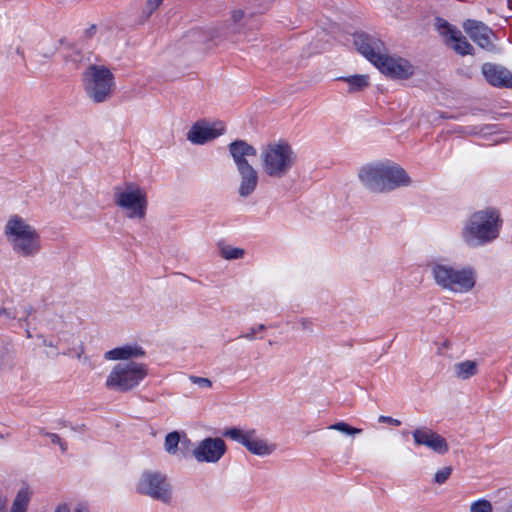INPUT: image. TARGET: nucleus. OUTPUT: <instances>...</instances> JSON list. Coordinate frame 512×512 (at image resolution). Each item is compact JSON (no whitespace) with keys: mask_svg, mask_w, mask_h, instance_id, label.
Returning a JSON list of instances; mask_svg holds the SVG:
<instances>
[{"mask_svg":"<svg viewBox=\"0 0 512 512\" xmlns=\"http://www.w3.org/2000/svg\"><path fill=\"white\" fill-rule=\"evenodd\" d=\"M54 512H71V511H70V507H69V505H68V504H66V503H62V504H60V505H58V506L56 507V509L54 510Z\"/></svg>","mask_w":512,"mask_h":512,"instance_id":"40","label":"nucleus"},{"mask_svg":"<svg viewBox=\"0 0 512 512\" xmlns=\"http://www.w3.org/2000/svg\"><path fill=\"white\" fill-rule=\"evenodd\" d=\"M431 274L438 287L454 294H466L476 285V272L467 266L435 262L431 266Z\"/></svg>","mask_w":512,"mask_h":512,"instance_id":"4","label":"nucleus"},{"mask_svg":"<svg viewBox=\"0 0 512 512\" xmlns=\"http://www.w3.org/2000/svg\"><path fill=\"white\" fill-rule=\"evenodd\" d=\"M62 354L63 355H71L72 354V350L68 349V350L64 351Z\"/></svg>","mask_w":512,"mask_h":512,"instance_id":"45","label":"nucleus"},{"mask_svg":"<svg viewBox=\"0 0 512 512\" xmlns=\"http://www.w3.org/2000/svg\"><path fill=\"white\" fill-rule=\"evenodd\" d=\"M31 499V492L28 487H22L16 494L10 512H26Z\"/></svg>","mask_w":512,"mask_h":512,"instance_id":"24","label":"nucleus"},{"mask_svg":"<svg viewBox=\"0 0 512 512\" xmlns=\"http://www.w3.org/2000/svg\"><path fill=\"white\" fill-rule=\"evenodd\" d=\"M26 337L27 338H31L32 337V334H31L29 329H26Z\"/></svg>","mask_w":512,"mask_h":512,"instance_id":"46","label":"nucleus"},{"mask_svg":"<svg viewBox=\"0 0 512 512\" xmlns=\"http://www.w3.org/2000/svg\"><path fill=\"white\" fill-rule=\"evenodd\" d=\"M4 234L12 250L21 257H35L42 249L41 238L36 228L17 214L7 220Z\"/></svg>","mask_w":512,"mask_h":512,"instance_id":"3","label":"nucleus"},{"mask_svg":"<svg viewBox=\"0 0 512 512\" xmlns=\"http://www.w3.org/2000/svg\"><path fill=\"white\" fill-rule=\"evenodd\" d=\"M485 79L495 87L512 89V72L505 67L485 63L482 66Z\"/></svg>","mask_w":512,"mask_h":512,"instance_id":"19","label":"nucleus"},{"mask_svg":"<svg viewBox=\"0 0 512 512\" xmlns=\"http://www.w3.org/2000/svg\"><path fill=\"white\" fill-rule=\"evenodd\" d=\"M221 256L227 260L240 259L244 256L245 251L241 248L225 246L220 250Z\"/></svg>","mask_w":512,"mask_h":512,"instance_id":"29","label":"nucleus"},{"mask_svg":"<svg viewBox=\"0 0 512 512\" xmlns=\"http://www.w3.org/2000/svg\"><path fill=\"white\" fill-rule=\"evenodd\" d=\"M32 312H33V307L32 306H30V305L25 306L24 309H23L24 317L20 318L19 322L20 323L24 322L26 325H28L29 324L28 323V317H29V315L32 314Z\"/></svg>","mask_w":512,"mask_h":512,"instance_id":"38","label":"nucleus"},{"mask_svg":"<svg viewBox=\"0 0 512 512\" xmlns=\"http://www.w3.org/2000/svg\"><path fill=\"white\" fill-rule=\"evenodd\" d=\"M147 375L146 364L135 361L122 362L112 368L105 385L116 392H128L138 387Z\"/></svg>","mask_w":512,"mask_h":512,"instance_id":"5","label":"nucleus"},{"mask_svg":"<svg viewBox=\"0 0 512 512\" xmlns=\"http://www.w3.org/2000/svg\"><path fill=\"white\" fill-rule=\"evenodd\" d=\"M223 436L243 445L251 454L260 457L269 456L277 449L275 443L259 437L254 429L227 428L223 431Z\"/></svg>","mask_w":512,"mask_h":512,"instance_id":"9","label":"nucleus"},{"mask_svg":"<svg viewBox=\"0 0 512 512\" xmlns=\"http://www.w3.org/2000/svg\"><path fill=\"white\" fill-rule=\"evenodd\" d=\"M361 185L371 193H387L410 185L411 178L399 165L368 162L358 171Z\"/></svg>","mask_w":512,"mask_h":512,"instance_id":"2","label":"nucleus"},{"mask_svg":"<svg viewBox=\"0 0 512 512\" xmlns=\"http://www.w3.org/2000/svg\"><path fill=\"white\" fill-rule=\"evenodd\" d=\"M503 226L500 210L489 206L471 213L463 222L460 236L466 246L479 248L495 241Z\"/></svg>","mask_w":512,"mask_h":512,"instance_id":"1","label":"nucleus"},{"mask_svg":"<svg viewBox=\"0 0 512 512\" xmlns=\"http://www.w3.org/2000/svg\"><path fill=\"white\" fill-rule=\"evenodd\" d=\"M84 354V346L81 345L78 350H75V357L78 359L82 358V355Z\"/></svg>","mask_w":512,"mask_h":512,"instance_id":"42","label":"nucleus"},{"mask_svg":"<svg viewBox=\"0 0 512 512\" xmlns=\"http://www.w3.org/2000/svg\"><path fill=\"white\" fill-rule=\"evenodd\" d=\"M376 68L392 79H408L415 72V67L410 61L402 57L390 56L387 52Z\"/></svg>","mask_w":512,"mask_h":512,"instance_id":"13","label":"nucleus"},{"mask_svg":"<svg viewBox=\"0 0 512 512\" xmlns=\"http://www.w3.org/2000/svg\"><path fill=\"white\" fill-rule=\"evenodd\" d=\"M296 157L292 146L284 139L269 142L261 148L262 160H291Z\"/></svg>","mask_w":512,"mask_h":512,"instance_id":"18","label":"nucleus"},{"mask_svg":"<svg viewBox=\"0 0 512 512\" xmlns=\"http://www.w3.org/2000/svg\"><path fill=\"white\" fill-rule=\"evenodd\" d=\"M291 169V162H263L262 171L265 175L280 178Z\"/></svg>","mask_w":512,"mask_h":512,"instance_id":"22","label":"nucleus"},{"mask_svg":"<svg viewBox=\"0 0 512 512\" xmlns=\"http://www.w3.org/2000/svg\"><path fill=\"white\" fill-rule=\"evenodd\" d=\"M38 338L41 339L42 344L44 346L50 347V348H54L55 350H57V348L59 346V343L62 341V339L59 338V340L56 343H54L53 341L48 340L47 338H45L43 335H39ZM58 355H59V352L55 351L54 356H58Z\"/></svg>","mask_w":512,"mask_h":512,"instance_id":"35","label":"nucleus"},{"mask_svg":"<svg viewBox=\"0 0 512 512\" xmlns=\"http://www.w3.org/2000/svg\"><path fill=\"white\" fill-rule=\"evenodd\" d=\"M391 421H392V422L390 423L391 425H394V426H400V425H401V421H400V420H398V419H394V418H392V419H391Z\"/></svg>","mask_w":512,"mask_h":512,"instance_id":"43","label":"nucleus"},{"mask_svg":"<svg viewBox=\"0 0 512 512\" xmlns=\"http://www.w3.org/2000/svg\"><path fill=\"white\" fill-rule=\"evenodd\" d=\"M354 45L357 50L375 67L378 65L387 50L380 39L366 33L355 34Z\"/></svg>","mask_w":512,"mask_h":512,"instance_id":"14","label":"nucleus"},{"mask_svg":"<svg viewBox=\"0 0 512 512\" xmlns=\"http://www.w3.org/2000/svg\"><path fill=\"white\" fill-rule=\"evenodd\" d=\"M463 29L478 46L489 51L493 49L492 30L486 24L481 21L467 19L463 23Z\"/></svg>","mask_w":512,"mask_h":512,"instance_id":"15","label":"nucleus"},{"mask_svg":"<svg viewBox=\"0 0 512 512\" xmlns=\"http://www.w3.org/2000/svg\"><path fill=\"white\" fill-rule=\"evenodd\" d=\"M299 329L311 333L313 331V322L307 318H301L298 322Z\"/></svg>","mask_w":512,"mask_h":512,"instance_id":"36","label":"nucleus"},{"mask_svg":"<svg viewBox=\"0 0 512 512\" xmlns=\"http://www.w3.org/2000/svg\"><path fill=\"white\" fill-rule=\"evenodd\" d=\"M45 436L49 437L53 444L59 446L62 453L67 451V444L60 438V436L56 433H45Z\"/></svg>","mask_w":512,"mask_h":512,"instance_id":"32","label":"nucleus"},{"mask_svg":"<svg viewBox=\"0 0 512 512\" xmlns=\"http://www.w3.org/2000/svg\"><path fill=\"white\" fill-rule=\"evenodd\" d=\"M231 19L233 24L226 27L223 31V34L227 37H230V34L238 33L240 32L242 26L240 22L245 19L244 23L246 24L248 22V19L245 18V13L243 10H234L231 14Z\"/></svg>","mask_w":512,"mask_h":512,"instance_id":"26","label":"nucleus"},{"mask_svg":"<svg viewBox=\"0 0 512 512\" xmlns=\"http://www.w3.org/2000/svg\"><path fill=\"white\" fill-rule=\"evenodd\" d=\"M453 371L457 378L465 380L477 373V363L472 360L455 363Z\"/></svg>","mask_w":512,"mask_h":512,"instance_id":"23","label":"nucleus"},{"mask_svg":"<svg viewBox=\"0 0 512 512\" xmlns=\"http://www.w3.org/2000/svg\"><path fill=\"white\" fill-rule=\"evenodd\" d=\"M18 316L16 308H0V318L4 320H14Z\"/></svg>","mask_w":512,"mask_h":512,"instance_id":"33","label":"nucleus"},{"mask_svg":"<svg viewBox=\"0 0 512 512\" xmlns=\"http://www.w3.org/2000/svg\"><path fill=\"white\" fill-rule=\"evenodd\" d=\"M435 28L443 37L446 45L450 46L457 54L474 55V47L462 35L461 31L452 26L447 20L437 17Z\"/></svg>","mask_w":512,"mask_h":512,"instance_id":"10","label":"nucleus"},{"mask_svg":"<svg viewBox=\"0 0 512 512\" xmlns=\"http://www.w3.org/2000/svg\"><path fill=\"white\" fill-rule=\"evenodd\" d=\"M227 451L226 443L219 437L201 440L193 449L192 455L197 462L217 463Z\"/></svg>","mask_w":512,"mask_h":512,"instance_id":"12","label":"nucleus"},{"mask_svg":"<svg viewBox=\"0 0 512 512\" xmlns=\"http://www.w3.org/2000/svg\"><path fill=\"white\" fill-rule=\"evenodd\" d=\"M114 202L126 212L127 217L143 219L146 215V192L137 184L126 183L114 190Z\"/></svg>","mask_w":512,"mask_h":512,"instance_id":"7","label":"nucleus"},{"mask_svg":"<svg viewBox=\"0 0 512 512\" xmlns=\"http://www.w3.org/2000/svg\"><path fill=\"white\" fill-rule=\"evenodd\" d=\"M145 350L139 345H124L111 349L104 354L106 360H132L145 356Z\"/></svg>","mask_w":512,"mask_h":512,"instance_id":"20","label":"nucleus"},{"mask_svg":"<svg viewBox=\"0 0 512 512\" xmlns=\"http://www.w3.org/2000/svg\"><path fill=\"white\" fill-rule=\"evenodd\" d=\"M230 156L233 160H246L248 157H256L257 150L245 140H235L228 146Z\"/></svg>","mask_w":512,"mask_h":512,"instance_id":"21","label":"nucleus"},{"mask_svg":"<svg viewBox=\"0 0 512 512\" xmlns=\"http://www.w3.org/2000/svg\"><path fill=\"white\" fill-rule=\"evenodd\" d=\"M40 434L44 435L45 436V433H47L44 429H40Z\"/></svg>","mask_w":512,"mask_h":512,"instance_id":"48","label":"nucleus"},{"mask_svg":"<svg viewBox=\"0 0 512 512\" xmlns=\"http://www.w3.org/2000/svg\"><path fill=\"white\" fill-rule=\"evenodd\" d=\"M136 491L164 504H170L173 499V488L169 479L158 471H144L136 484Z\"/></svg>","mask_w":512,"mask_h":512,"instance_id":"8","label":"nucleus"},{"mask_svg":"<svg viewBox=\"0 0 512 512\" xmlns=\"http://www.w3.org/2000/svg\"><path fill=\"white\" fill-rule=\"evenodd\" d=\"M452 468L447 466L438 470L434 475V482L437 484H443L450 477Z\"/></svg>","mask_w":512,"mask_h":512,"instance_id":"30","label":"nucleus"},{"mask_svg":"<svg viewBox=\"0 0 512 512\" xmlns=\"http://www.w3.org/2000/svg\"><path fill=\"white\" fill-rule=\"evenodd\" d=\"M74 512H88V511H87V509H86V508H84V507H78V508H76V509H75V511H74Z\"/></svg>","mask_w":512,"mask_h":512,"instance_id":"44","label":"nucleus"},{"mask_svg":"<svg viewBox=\"0 0 512 512\" xmlns=\"http://www.w3.org/2000/svg\"><path fill=\"white\" fill-rule=\"evenodd\" d=\"M391 419H392V417H390V416H383V415H381V416L378 417V421L380 423L390 424L392 422Z\"/></svg>","mask_w":512,"mask_h":512,"instance_id":"41","label":"nucleus"},{"mask_svg":"<svg viewBox=\"0 0 512 512\" xmlns=\"http://www.w3.org/2000/svg\"><path fill=\"white\" fill-rule=\"evenodd\" d=\"M264 329H265V326L263 324H260L257 327H252L249 332H247L245 334H242L240 337H243V338H245L247 340L252 341V340L255 339V334L258 331H263Z\"/></svg>","mask_w":512,"mask_h":512,"instance_id":"37","label":"nucleus"},{"mask_svg":"<svg viewBox=\"0 0 512 512\" xmlns=\"http://www.w3.org/2000/svg\"><path fill=\"white\" fill-rule=\"evenodd\" d=\"M163 2V0H147L144 12L150 16Z\"/></svg>","mask_w":512,"mask_h":512,"instance_id":"34","label":"nucleus"},{"mask_svg":"<svg viewBox=\"0 0 512 512\" xmlns=\"http://www.w3.org/2000/svg\"><path fill=\"white\" fill-rule=\"evenodd\" d=\"M83 85L86 95L94 103L108 101L115 86L112 72L102 65H90L83 72Z\"/></svg>","mask_w":512,"mask_h":512,"instance_id":"6","label":"nucleus"},{"mask_svg":"<svg viewBox=\"0 0 512 512\" xmlns=\"http://www.w3.org/2000/svg\"><path fill=\"white\" fill-rule=\"evenodd\" d=\"M190 440L186 437L181 440L180 434L177 431L170 432L165 437L164 447L165 451L170 455H175L178 451L179 444L189 443Z\"/></svg>","mask_w":512,"mask_h":512,"instance_id":"25","label":"nucleus"},{"mask_svg":"<svg viewBox=\"0 0 512 512\" xmlns=\"http://www.w3.org/2000/svg\"><path fill=\"white\" fill-rule=\"evenodd\" d=\"M0 512H4V504L0 501Z\"/></svg>","mask_w":512,"mask_h":512,"instance_id":"47","label":"nucleus"},{"mask_svg":"<svg viewBox=\"0 0 512 512\" xmlns=\"http://www.w3.org/2000/svg\"><path fill=\"white\" fill-rule=\"evenodd\" d=\"M225 124L222 121H196L186 133V138L194 145H204L223 135Z\"/></svg>","mask_w":512,"mask_h":512,"instance_id":"11","label":"nucleus"},{"mask_svg":"<svg viewBox=\"0 0 512 512\" xmlns=\"http://www.w3.org/2000/svg\"><path fill=\"white\" fill-rule=\"evenodd\" d=\"M189 380L193 383L198 385L201 388L208 389L212 387V382L208 378L199 377V376H189Z\"/></svg>","mask_w":512,"mask_h":512,"instance_id":"31","label":"nucleus"},{"mask_svg":"<svg viewBox=\"0 0 512 512\" xmlns=\"http://www.w3.org/2000/svg\"><path fill=\"white\" fill-rule=\"evenodd\" d=\"M329 430H335L339 431L341 433H344L346 435H356L362 433V429L355 428L347 424L346 422L340 421L336 422L330 426L327 427Z\"/></svg>","mask_w":512,"mask_h":512,"instance_id":"28","label":"nucleus"},{"mask_svg":"<svg viewBox=\"0 0 512 512\" xmlns=\"http://www.w3.org/2000/svg\"><path fill=\"white\" fill-rule=\"evenodd\" d=\"M96 30H97V27L96 25H91L89 28H87L85 31H84V35L85 37L87 38H91L92 36L95 35L96 33Z\"/></svg>","mask_w":512,"mask_h":512,"instance_id":"39","label":"nucleus"},{"mask_svg":"<svg viewBox=\"0 0 512 512\" xmlns=\"http://www.w3.org/2000/svg\"><path fill=\"white\" fill-rule=\"evenodd\" d=\"M240 176L238 193L240 197L247 198L256 189L258 184V173L249 162H236Z\"/></svg>","mask_w":512,"mask_h":512,"instance_id":"17","label":"nucleus"},{"mask_svg":"<svg viewBox=\"0 0 512 512\" xmlns=\"http://www.w3.org/2000/svg\"><path fill=\"white\" fill-rule=\"evenodd\" d=\"M343 80L348 83L349 92L361 91L369 85V78L367 75H353L343 78Z\"/></svg>","mask_w":512,"mask_h":512,"instance_id":"27","label":"nucleus"},{"mask_svg":"<svg viewBox=\"0 0 512 512\" xmlns=\"http://www.w3.org/2000/svg\"><path fill=\"white\" fill-rule=\"evenodd\" d=\"M414 442L423 445L438 454H445L448 451V444L445 438L428 428H417L412 433Z\"/></svg>","mask_w":512,"mask_h":512,"instance_id":"16","label":"nucleus"}]
</instances>
